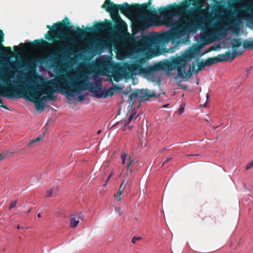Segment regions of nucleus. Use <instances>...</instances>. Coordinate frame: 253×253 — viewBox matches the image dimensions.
I'll list each match as a JSON object with an SVG mask.
<instances>
[{
    "mask_svg": "<svg viewBox=\"0 0 253 253\" xmlns=\"http://www.w3.org/2000/svg\"><path fill=\"white\" fill-rule=\"evenodd\" d=\"M44 136V134L39 135L37 138L31 140L28 144V147L29 148H32L37 146L38 143L42 140V139Z\"/></svg>",
    "mask_w": 253,
    "mask_h": 253,
    "instance_id": "obj_15",
    "label": "nucleus"
},
{
    "mask_svg": "<svg viewBox=\"0 0 253 253\" xmlns=\"http://www.w3.org/2000/svg\"><path fill=\"white\" fill-rule=\"evenodd\" d=\"M28 95L29 100L34 103L37 110H42L45 107V104L38 100L35 94H28Z\"/></svg>",
    "mask_w": 253,
    "mask_h": 253,
    "instance_id": "obj_13",
    "label": "nucleus"
},
{
    "mask_svg": "<svg viewBox=\"0 0 253 253\" xmlns=\"http://www.w3.org/2000/svg\"><path fill=\"white\" fill-rule=\"evenodd\" d=\"M107 44L106 40H95L93 43H90L86 46V50L89 53H93L95 51H100L101 53L103 47Z\"/></svg>",
    "mask_w": 253,
    "mask_h": 253,
    "instance_id": "obj_10",
    "label": "nucleus"
},
{
    "mask_svg": "<svg viewBox=\"0 0 253 253\" xmlns=\"http://www.w3.org/2000/svg\"><path fill=\"white\" fill-rule=\"evenodd\" d=\"M126 184H125V180H123L121 184L120 187L119 188V189L118 191V193L119 194H122L124 191L125 188H126Z\"/></svg>",
    "mask_w": 253,
    "mask_h": 253,
    "instance_id": "obj_23",
    "label": "nucleus"
},
{
    "mask_svg": "<svg viewBox=\"0 0 253 253\" xmlns=\"http://www.w3.org/2000/svg\"><path fill=\"white\" fill-rule=\"evenodd\" d=\"M196 65L198 68L195 70V74H197L199 71H202L207 66L205 61L200 62L198 59H196Z\"/></svg>",
    "mask_w": 253,
    "mask_h": 253,
    "instance_id": "obj_16",
    "label": "nucleus"
},
{
    "mask_svg": "<svg viewBox=\"0 0 253 253\" xmlns=\"http://www.w3.org/2000/svg\"><path fill=\"white\" fill-rule=\"evenodd\" d=\"M184 110V107L183 106H180L179 108L178 109V113H179L180 114H182Z\"/></svg>",
    "mask_w": 253,
    "mask_h": 253,
    "instance_id": "obj_31",
    "label": "nucleus"
},
{
    "mask_svg": "<svg viewBox=\"0 0 253 253\" xmlns=\"http://www.w3.org/2000/svg\"><path fill=\"white\" fill-rule=\"evenodd\" d=\"M138 68V65H132L129 67V70L131 72H133L136 70Z\"/></svg>",
    "mask_w": 253,
    "mask_h": 253,
    "instance_id": "obj_27",
    "label": "nucleus"
},
{
    "mask_svg": "<svg viewBox=\"0 0 253 253\" xmlns=\"http://www.w3.org/2000/svg\"><path fill=\"white\" fill-rule=\"evenodd\" d=\"M171 159H172L171 158H167V159L166 160V161H165L163 162V164H162V166H164V165L165 163H167L168 162H169V161H170V160H171Z\"/></svg>",
    "mask_w": 253,
    "mask_h": 253,
    "instance_id": "obj_36",
    "label": "nucleus"
},
{
    "mask_svg": "<svg viewBox=\"0 0 253 253\" xmlns=\"http://www.w3.org/2000/svg\"><path fill=\"white\" fill-rule=\"evenodd\" d=\"M243 51H237L234 50L232 52V55L229 51H226L224 53L218 55L216 57L218 62L227 61L230 59L233 60L236 56L242 54Z\"/></svg>",
    "mask_w": 253,
    "mask_h": 253,
    "instance_id": "obj_11",
    "label": "nucleus"
},
{
    "mask_svg": "<svg viewBox=\"0 0 253 253\" xmlns=\"http://www.w3.org/2000/svg\"><path fill=\"white\" fill-rule=\"evenodd\" d=\"M101 130H99L97 131V133L98 134H100V133H101Z\"/></svg>",
    "mask_w": 253,
    "mask_h": 253,
    "instance_id": "obj_45",
    "label": "nucleus"
},
{
    "mask_svg": "<svg viewBox=\"0 0 253 253\" xmlns=\"http://www.w3.org/2000/svg\"><path fill=\"white\" fill-rule=\"evenodd\" d=\"M205 62L207 66H210L215 63H218L216 57H208L205 60Z\"/></svg>",
    "mask_w": 253,
    "mask_h": 253,
    "instance_id": "obj_18",
    "label": "nucleus"
},
{
    "mask_svg": "<svg viewBox=\"0 0 253 253\" xmlns=\"http://www.w3.org/2000/svg\"><path fill=\"white\" fill-rule=\"evenodd\" d=\"M222 9V7L220 6H217V8L214 9L215 11H218L219 10Z\"/></svg>",
    "mask_w": 253,
    "mask_h": 253,
    "instance_id": "obj_38",
    "label": "nucleus"
},
{
    "mask_svg": "<svg viewBox=\"0 0 253 253\" xmlns=\"http://www.w3.org/2000/svg\"><path fill=\"white\" fill-rule=\"evenodd\" d=\"M17 228L18 229H20V228H21V227L20 226V225H18L17 226Z\"/></svg>",
    "mask_w": 253,
    "mask_h": 253,
    "instance_id": "obj_46",
    "label": "nucleus"
},
{
    "mask_svg": "<svg viewBox=\"0 0 253 253\" xmlns=\"http://www.w3.org/2000/svg\"><path fill=\"white\" fill-rule=\"evenodd\" d=\"M85 98V96L84 95H83V94H80L79 96H78V100L79 101L81 102L82 101H83Z\"/></svg>",
    "mask_w": 253,
    "mask_h": 253,
    "instance_id": "obj_33",
    "label": "nucleus"
},
{
    "mask_svg": "<svg viewBox=\"0 0 253 253\" xmlns=\"http://www.w3.org/2000/svg\"><path fill=\"white\" fill-rule=\"evenodd\" d=\"M13 48H14V49L15 50H18V46H17V45H15V46H14Z\"/></svg>",
    "mask_w": 253,
    "mask_h": 253,
    "instance_id": "obj_39",
    "label": "nucleus"
},
{
    "mask_svg": "<svg viewBox=\"0 0 253 253\" xmlns=\"http://www.w3.org/2000/svg\"><path fill=\"white\" fill-rule=\"evenodd\" d=\"M209 93H208L207 94V95H206V97H207V98H208V97H209Z\"/></svg>",
    "mask_w": 253,
    "mask_h": 253,
    "instance_id": "obj_48",
    "label": "nucleus"
},
{
    "mask_svg": "<svg viewBox=\"0 0 253 253\" xmlns=\"http://www.w3.org/2000/svg\"><path fill=\"white\" fill-rule=\"evenodd\" d=\"M253 167V161L250 163L246 167V169H249Z\"/></svg>",
    "mask_w": 253,
    "mask_h": 253,
    "instance_id": "obj_34",
    "label": "nucleus"
},
{
    "mask_svg": "<svg viewBox=\"0 0 253 253\" xmlns=\"http://www.w3.org/2000/svg\"><path fill=\"white\" fill-rule=\"evenodd\" d=\"M233 41L234 42L232 44V47L233 49L238 48L241 45V42H240L239 40L234 39Z\"/></svg>",
    "mask_w": 253,
    "mask_h": 253,
    "instance_id": "obj_22",
    "label": "nucleus"
},
{
    "mask_svg": "<svg viewBox=\"0 0 253 253\" xmlns=\"http://www.w3.org/2000/svg\"><path fill=\"white\" fill-rule=\"evenodd\" d=\"M101 84L100 83V86L91 87L89 88L90 91L95 93V96L98 98H106L109 96H112L114 94V91L119 88L117 85H114V87H112L108 89H102L101 87Z\"/></svg>",
    "mask_w": 253,
    "mask_h": 253,
    "instance_id": "obj_9",
    "label": "nucleus"
},
{
    "mask_svg": "<svg viewBox=\"0 0 253 253\" xmlns=\"http://www.w3.org/2000/svg\"><path fill=\"white\" fill-rule=\"evenodd\" d=\"M28 44L31 47H35L37 46H46L51 45V43H49L47 41L44 40L42 39L36 40L33 42H30L28 43Z\"/></svg>",
    "mask_w": 253,
    "mask_h": 253,
    "instance_id": "obj_14",
    "label": "nucleus"
},
{
    "mask_svg": "<svg viewBox=\"0 0 253 253\" xmlns=\"http://www.w3.org/2000/svg\"><path fill=\"white\" fill-rule=\"evenodd\" d=\"M29 66L31 68H33L34 69H35V64L34 63L31 62L29 64Z\"/></svg>",
    "mask_w": 253,
    "mask_h": 253,
    "instance_id": "obj_37",
    "label": "nucleus"
},
{
    "mask_svg": "<svg viewBox=\"0 0 253 253\" xmlns=\"http://www.w3.org/2000/svg\"><path fill=\"white\" fill-rule=\"evenodd\" d=\"M134 13H141L138 17L139 25L138 30H142L149 27L151 24L148 19L156 14L155 8H149L148 4L143 3L141 4H134Z\"/></svg>",
    "mask_w": 253,
    "mask_h": 253,
    "instance_id": "obj_7",
    "label": "nucleus"
},
{
    "mask_svg": "<svg viewBox=\"0 0 253 253\" xmlns=\"http://www.w3.org/2000/svg\"><path fill=\"white\" fill-rule=\"evenodd\" d=\"M141 239V237H133L131 240V242L133 244H135L137 241L140 240Z\"/></svg>",
    "mask_w": 253,
    "mask_h": 253,
    "instance_id": "obj_29",
    "label": "nucleus"
},
{
    "mask_svg": "<svg viewBox=\"0 0 253 253\" xmlns=\"http://www.w3.org/2000/svg\"><path fill=\"white\" fill-rule=\"evenodd\" d=\"M83 218V215L81 212H77L71 215L70 218V224L72 228H76L79 224L80 219Z\"/></svg>",
    "mask_w": 253,
    "mask_h": 253,
    "instance_id": "obj_12",
    "label": "nucleus"
},
{
    "mask_svg": "<svg viewBox=\"0 0 253 253\" xmlns=\"http://www.w3.org/2000/svg\"><path fill=\"white\" fill-rule=\"evenodd\" d=\"M160 96V94H156L155 91L150 93L148 89H137L132 92L129 96V99L130 101L134 102L135 98H140L141 101H146L153 97Z\"/></svg>",
    "mask_w": 253,
    "mask_h": 253,
    "instance_id": "obj_8",
    "label": "nucleus"
},
{
    "mask_svg": "<svg viewBox=\"0 0 253 253\" xmlns=\"http://www.w3.org/2000/svg\"><path fill=\"white\" fill-rule=\"evenodd\" d=\"M112 24L107 20L104 23H96L93 27H86L85 29H81L77 27L76 30L73 29L69 19L65 17L61 22L54 23L53 26L46 25L49 29L44 35V38L48 41L56 42L55 46L57 49L53 53L57 59L68 57L73 55L74 51V44L76 41L74 37H84L88 32H99L110 30Z\"/></svg>",
    "mask_w": 253,
    "mask_h": 253,
    "instance_id": "obj_2",
    "label": "nucleus"
},
{
    "mask_svg": "<svg viewBox=\"0 0 253 253\" xmlns=\"http://www.w3.org/2000/svg\"><path fill=\"white\" fill-rule=\"evenodd\" d=\"M134 4H128L125 2L121 4H117L111 1L110 0H105L102 7L104 8L109 12L114 21L116 26H115V32L119 36L123 35L127 31V24L121 18L119 14V10L123 14L128 16L131 15L134 13Z\"/></svg>",
    "mask_w": 253,
    "mask_h": 253,
    "instance_id": "obj_4",
    "label": "nucleus"
},
{
    "mask_svg": "<svg viewBox=\"0 0 253 253\" xmlns=\"http://www.w3.org/2000/svg\"><path fill=\"white\" fill-rule=\"evenodd\" d=\"M16 203H17V200H14V201L11 202V203L10 204L9 209L11 210L12 208H14V207H15V206L16 205Z\"/></svg>",
    "mask_w": 253,
    "mask_h": 253,
    "instance_id": "obj_28",
    "label": "nucleus"
},
{
    "mask_svg": "<svg viewBox=\"0 0 253 253\" xmlns=\"http://www.w3.org/2000/svg\"><path fill=\"white\" fill-rule=\"evenodd\" d=\"M113 77L115 81L119 82L122 78V76L119 72H115L113 74Z\"/></svg>",
    "mask_w": 253,
    "mask_h": 253,
    "instance_id": "obj_21",
    "label": "nucleus"
},
{
    "mask_svg": "<svg viewBox=\"0 0 253 253\" xmlns=\"http://www.w3.org/2000/svg\"><path fill=\"white\" fill-rule=\"evenodd\" d=\"M43 61H44L43 58H39V59H37L36 61L37 62L40 63V64H42Z\"/></svg>",
    "mask_w": 253,
    "mask_h": 253,
    "instance_id": "obj_35",
    "label": "nucleus"
},
{
    "mask_svg": "<svg viewBox=\"0 0 253 253\" xmlns=\"http://www.w3.org/2000/svg\"><path fill=\"white\" fill-rule=\"evenodd\" d=\"M122 211H121V210H119V215H121L122 214Z\"/></svg>",
    "mask_w": 253,
    "mask_h": 253,
    "instance_id": "obj_43",
    "label": "nucleus"
},
{
    "mask_svg": "<svg viewBox=\"0 0 253 253\" xmlns=\"http://www.w3.org/2000/svg\"><path fill=\"white\" fill-rule=\"evenodd\" d=\"M193 57V53L191 52H188L182 56L173 58L171 61H167L164 63L159 62L152 66L141 68V71L145 75L151 76L159 71L166 69L172 71L176 68L177 74L181 77H183L185 73V67L187 65V59H191Z\"/></svg>",
    "mask_w": 253,
    "mask_h": 253,
    "instance_id": "obj_5",
    "label": "nucleus"
},
{
    "mask_svg": "<svg viewBox=\"0 0 253 253\" xmlns=\"http://www.w3.org/2000/svg\"><path fill=\"white\" fill-rule=\"evenodd\" d=\"M52 194V189H48L46 192V197H49Z\"/></svg>",
    "mask_w": 253,
    "mask_h": 253,
    "instance_id": "obj_32",
    "label": "nucleus"
},
{
    "mask_svg": "<svg viewBox=\"0 0 253 253\" xmlns=\"http://www.w3.org/2000/svg\"><path fill=\"white\" fill-rule=\"evenodd\" d=\"M27 81L32 84L20 82L23 88L21 93L25 92L28 94H35L38 100L45 104L48 100L55 101L57 99V97L53 95L55 90L50 85L59 84L67 95L70 96H73L74 93H79L82 91L87 89V84L93 85L91 83L87 82L86 75L84 73L81 75L71 73L60 76L56 81L50 80L44 84H38L30 78H28Z\"/></svg>",
    "mask_w": 253,
    "mask_h": 253,
    "instance_id": "obj_3",
    "label": "nucleus"
},
{
    "mask_svg": "<svg viewBox=\"0 0 253 253\" xmlns=\"http://www.w3.org/2000/svg\"><path fill=\"white\" fill-rule=\"evenodd\" d=\"M111 176V175L110 174V175L109 176V177H108V179H107V181H108V180L109 179V178H110Z\"/></svg>",
    "mask_w": 253,
    "mask_h": 253,
    "instance_id": "obj_49",
    "label": "nucleus"
},
{
    "mask_svg": "<svg viewBox=\"0 0 253 253\" xmlns=\"http://www.w3.org/2000/svg\"><path fill=\"white\" fill-rule=\"evenodd\" d=\"M37 216H38V217H41V213H38V214H37Z\"/></svg>",
    "mask_w": 253,
    "mask_h": 253,
    "instance_id": "obj_44",
    "label": "nucleus"
},
{
    "mask_svg": "<svg viewBox=\"0 0 253 253\" xmlns=\"http://www.w3.org/2000/svg\"><path fill=\"white\" fill-rule=\"evenodd\" d=\"M198 156V154H196V155H192V154H190V155H187V156Z\"/></svg>",
    "mask_w": 253,
    "mask_h": 253,
    "instance_id": "obj_42",
    "label": "nucleus"
},
{
    "mask_svg": "<svg viewBox=\"0 0 253 253\" xmlns=\"http://www.w3.org/2000/svg\"><path fill=\"white\" fill-rule=\"evenodd\" d=\"M12 74L9 73L8 75H4L0 78L2 80L7 86H3L0 85V96L7 97L8 98H18L21 96V91L23 90V86L21 85L20 82L13 81L15 85L12 84V82L9 78L12 77ZM0 106L7 109L8 107L6 105L2 104V100L0 98Z\"/></svg>",
    "mask_w": 253,
    "mask_h": 253,
    "instance_id": "obj_6",
    "label": "nucleus"
},
{
    "mask_svg": "<svg viewBox=\"0 0 253 253\" xmlns=\"http://www.w3.org/2000/svg\"><path fill=\"white\" fill-rule=\"evenodd\" d=\"M215 47L214 46H211L210 47V50H215Z\"/></svg>",
    "mask_w": 253,
    "mask_h": 253,
    "instance_id": "obj_41",
    "label": "nucleus"
},
{
    "mask_svg": "<svg viewBox=\"0 0 253 253\" xmlns=\"http://www.w3.org/2000/svg\"><path fill=\"white\" fill-rule=\"evenodd\" d=\"M151 0H149L148 2L147 3L149 6H150V4H151Z\"/></svg>",
    "mask_w": 253,
    "mask_h": 253,
    "instance_id": "obj_40",
    "label": "nucleus"
},
{
    "mask_svg": "<svg viewBox=\"0 0 253 253\" xmlns=\"http://www.w3.org/2000/svg\"><path fill=\"white\" fill-rule=\"evenodd\" d=\"M121 195L122 194H119L117 193V194L115 195V198L118 201H120L121 200Z\"/></svg>",
    "mask_w": 253,
    "mask_h": 253,
    "instance_id": "obj_30",
    "label": "nucleus"
},
{
    "mask_svg": "<svg viewBox=\"0 0 253 253\" xmlns=\"http://www.w3.org/2000/svg\"><path fill=\"white\" fill-rule=\"evenodd\" d=\"M127 157V154L124 153L122 155L121 158H122V164L124 165L126 163V159Z\"/></svg>",
    "mask_w": 253,
    "mask_h": 253,
    "instance_id": "obj_26",
    "label": "nucleus"
},
{
    "mask_svg": "<svg viewBox=\"0 0 253 253\" xmlns=\"http://www.w3.org/2000/svg\"><path fill=\"white\" fill-rule=\"evenodd\" d=\"M135 163V161L134 159H131V157H129V162L127 163V170H129L130 171L131 170V166Z\"/></svg>",
    "mask_w": 253,
    "mask_h": 253,
    "instance_id": "obj_24",
    "label": "nucleus"
},
{
    "mask_svg": "<svg viewBox=\"0 0 253 253\" xmlns=\"http://www.w3.org/2000/svg\"><path fill=\"white\" fill-rule=\"evenodd\" d=\"M229 25L233 33L237 35H238L240 32V28L238 25L234 22H230Z\"/></svg>",
    "mask_w": 253,
    "mask_h": 253,
    "instance_id": "obj_17",
    "label": "nucleus"
},
{
    "mask_svg": "<svg viewBox=\"0 0 253 253\" xmlns=\"http://www.w3.org/2000/svg\"><path fill=\"white\" fill-rule=\"evenodd\" d=\"M134 114H131L130 116L128 117V118L125 121V126H127L132 121L133 118Z\"/></svg>",
    "mask_w": 253,
    "mask_h": 253,
    "instance_id": "obj_25",
    "label": "nucleus"
},
{
    "mask_svg": "<svg viewBox=\"0 0 253 253\" xmlns=\"http://www.w3.org/2000/svg\"><path fill=\"white\" fill-rule=\"evenodd\" d=\"M190 4L189 1L182 2L179 4L174 3L159 9L160 14L163 17L164 24L172 27L169 31L160 33H154L151 35H142L140 38L134 36V34L139 30L137 27L136 31L133 29V34L126 31L118 37L127 44L136 45L140 51L146 50L151 47H157L169 42L173 43L176 42L186 34L195 32L197 29L202 28L204 24V20H207L202 13L203 5L201 2H195L194 7L189 9Z\"/></svg>",
    "mask_w": 253,
    "mask_h": 253,
    "instance_id": "obj_1",
    "label": "nucleus"
},
{
    "mask_svg": "<svg viewBox=\"0 0 253 253\" xmlns=\"http://www.w3.org/2000/svg\"><path fill=\"white\" fill-rule=\"evenodd\" d=\"M216 33L218 35L221 36L223 37L227 35L226 29L223 27H218L217 29Z\"/></svg>",
    "mask_w": 253,
    "mask_h": 253,
    "instance_id": "obj_20",
    "label": "nucleus"
},
{
    "mask_svg": "<svg viewBox=\"0 0 253 253\" xmlns=\"http://www.w3.org/2000/svg\"><path fill=\"white\" fill-rule=\"evenodd\" d=\"M30 211H31V209H30L28 211H27V213H29L30 212Z\"/></svg>",
    "mask_w": 253,
    "mask_h": 253,
    "instance_id": "obj_47",
    "label": "nucleus"
},
{
    "mask_svg": "<svg viewBox=\"0 0 253 253\" xmlns=\"http://www.w3.org/2000/svg\"><path fill=\"white\" fill-rule=\"evenodd\" d=\"M186 66H187V65ZM185 67H186V66H185ZM195 68V65L193 64L192 66L190 67L189 68L187 74L186 73V71H185L186 69H185V73L184 74L183 78L185 77V75H187L188 77H191L193 73L194 72L195 73V71L196 70ZM185 68H186V67H185ZM179 76L181 78V77L180 76ZM182 78H183V77H182Z\"/></svg>",
    "mask_w": 253,
    "mask_h": 253,
    "instance_id": "obj_19",
    "label": "nucleus"
}]
</instances>
